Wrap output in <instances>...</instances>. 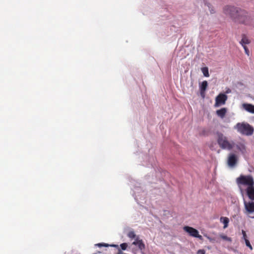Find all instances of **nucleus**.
Returning a JSON list of instances; mask_svg holds the SVG:
<instances>
[{
  "instance_id": "obj_14",
  "label": "nucleus",
  "mask_w": 254,
  "mask_h": 254,
  "mask_svg": "<svg viewBox=\"0 0 254 254\" xmlns=\"http://www.w3.org/2000/svg\"><path fill=\"white\" fill-rule=\"evenodd\" d=\"M242 40L240 42V44L243 46H246V45L249 44L251 43L250 40L248 37L245 34L242 35Z\"/></svg>"
},
{
  "instance_id": "obj_23",
  "label": "nucleus",
  "mask_w": 254,
  "mask_h": 254,
  "mask_svg": "<svg viewBox=\"0 0 254 254\" xmlns=\"http://www.w3.org/2000/svg\"><path fill=\"white\" fill-rule=\"evenodd\" d=\"M242 233L243 234V238L245 240L246 239H247L246 233L244 230H242Z\"/></svg>"
},
{
  "instance_id": "obj_20",
  "label": "nucleus",
  "mask_w": 254,
  "mask_h": 254,
  "mask_svg": "<svg viewBox=\"0 0 254 254\" xmlns=\"http://www.w3.org/2000/svg\"><path fill=\"white\" fill-rule=\"evenodd\" d=\"M206 5L209 8L210 13H214L215 12V10L213 7L211 6V5L210 3H207Z\"/></svg>"
},
{
  "instance_id": "obj_11",
  "label": "nucleus",
  "mask_w": 254,
  "mask_h": 254,
  "mask_svg": "<svg viewBox=\"0 0 254 254\" xmlns=\"http://www.w3.org/2000/svg\"><path fill=\"white\" fill-rule=\"evenodd\" d=\"M243 108L247 112L254 114V105L249 103H244L242 105Z\"/></svg>"
},
{
  "instance_id": "obj_17",
  "label": "nucleus",
  "mask_w": 254,
  "mask_h": 254,
  "mask_svg": "<svg viewBox=\"0 0 254 254\" xmlns=\"http://www.w3.org/2000/svg\"><path fill=\"white\" fill-rule=\"evenodd\" d=\"M201 71L205 77H208L209 76L208 68L207 67H204L201 68Z\"/></svg>"
},
{
  "instance_id": "obj_8",
  "label": "nucleus",
  "mask_w": 254,
  "mask_h": 254,
  "mask_svg": "<svg viewBox=\"0 0 254 254\" xmlns=\"http://www.w3.org/2000/svg\"><path fill=\"white\" fill-rule=\"evenodd\" d=\"M208 86V83L207 81L205 80L202 82L201 85H200V93L202 97L204 98L205 96V92L206 89Z\"/></svg>"
},
{
  "instance_id": "obj_22",
  "label": "nucleus",
  "mask_w": 254,
  "mask_h": 254,
  "mask_svg": "<svg viewBox=\"0 0 254 254\" xmlns=\"http://www.w3.org/2000/svg\"><path fill=\"white\" fill-rule=\"evenodd\" d=\"M245 53L249 56L250 55V51L247 46H244L243 47Z\"/></svg>"
},
{
  "instance_id": "obj_12",
  "label": "nucleus",
  "mask_w": 254,
  "mask_h": 254,
  "mask_svg": "<svg viewBox=\"0 0 254 254\" xmlns=\"http://www.w3.org/2000/svg\"><path fill=\"white\" fill-rule=\"evenodd\" d=\"M227 111L228 110L226 108H222L219 110H217L216 111V114L218 117L221 119H223L227 113Z\"/></svg>"
},
{
  "instance_id": "obj_15",
  "label": "nucleus",
  "mask_w": 254,
  "mask_h": 254,
  "mask_svg": "<svg viewBox=\"0 0 254 254\" xmlns=\"http://www.w3.org/2000/svg\"><path fill=\"white\" fill-rule=\"evenodd\" d=\"M220 222L224 224L223 228H226L228 226L229 219L226 217H221L220 219Z\"/></svg>"
},
{
  "instance_id": "obj_3",
  "label": "nucleus",
  "mask_w": 254,
  "mask_h": 254,
  "mask_svg": "<svg viewBox=\"0 0 254 254\" xmlns=\"http://www.w3.org/2000/svg\"><path fill=\"white\" fill-rule=\"evenodd\" d=\"M235 128L243 135L251 136L253 134L254 128L247 123H239L235 126Z\"/></svg>"
},
{
  "instance_id": "obj_7",
  "label": "nucleus",
  "mask_w": 254,
  "mask_h": 254,
  "mask_svg": "<svg viewBox=\"0 0 254 254\" xmlns=\"http://www.w3.org/2000/svg\"><path fill=\"white\" fill-rule=\"evenodd\" d=\"M238 161V159L235 154H230L228 157L227 163L228 165L231 167L236 165Z\"/></svg>"
},
{
  "instance_id": "obj_4",
  "label": "nucleus",
  "mask_w": 254,
  "mask_h": 254,
  "mask_svg": "<svg viewBox=\"0 0 254 254\" xmlns=\"http://www.w3.org/2000/svg\"><path fill=\"white\" fill-rule=\"evenodd\" d=\"M217 142L220 147L224 149L231 150L234 145L233 142L229 141L227 137L222 133L218 134Z\"/></svg>"
},
{
  "instance_id": "obj_1",
  "label": "nucleus",
  "mask_w": 254,
  "mask_h": 254,
  "mask_svg": "<svg viewBox=\"0 0 254 254\" xmlns=\"http://www.w3.org/2000/svg\"><path fill=\"white\" fill-rule=\"evenodd\" d=\"M236 183L243 197L244 213L250 216L254 213V179L251 175H241Z\"/></svg>"
},
{
  "instance_id": "obj_10",
  "label": "nucleus",
  "mask_w": 254,
  "mask_h": 254,
  "mask_svg": "<svg viewBox=\"0 0 254 254\" xmlns=\"http://www.w3.org/2000/svg\"><path fill=\"white\" fill-rule=\"evenodd\" d=\"M132 245L137 246L140 250H143L145 249V245L144 244L142 240L139 238H136V239L132 243Z\"/></svg>"
},
{
  "instance_id": "obj_18",
  "label": "nucleus",
  "mask_w": 254,
  "mask_h": 254,
  "mask_svg": "<svg viewBox=\"0 0 254 254\" xmlns=\"http://www.w3.org/2000/svg\"><path fill=\"white\" fill-rule=\"evenodd\" d=\"M219 237L225 241L229 242L231 241V239L230 238L227 237L226 235H225L224 234H220L219 235Z\"/></svg>"
},
{
  "instance_id": "obj_25",
  "label": "nucleus",
  "mask_w": 254,
  "mask_h": 254,
  "mask_svg": "<svg viewBox=\"0 0 254 254\" xmlns=\"http://www.w3.org/2000/svg\"><path fill=\"white\" fill-rule=\"evenodd\" d=\"M251 218H254V216H251Z\"/></svg>"
},
{
  "instance_id": "obj_19",
  "label": "nucleus",
  "mask_w": 254,
  "mask_h": 254,
  "mask_svg": "<svg viewBox=\"0 0 254 254\" xmlns=\"http://www.w3.org/2000/svg\"><path fill=\"white\" fill-rule=\"evenodd\" d=\"M128 247V245L126 243H123L120 245V247L121 248V250H126Z\"/></svg>"
},
{
  "instance_id": "obj_21",
  "label": "nucleus",
  "mask_w": 254,
  "mask_h": 254,
  "mask_svg": "<svg viewBox=\"0 0 254 254\" xmlns=\"http://www.w3.org/2000/svg\"><path fill=\"white\" fill-rule=\"evenodd\" d=\"M245 243H246V245L247 247H248L249 248H250L251 249H252V247L250 244V241H249V240L248 239H246V240H245Z\"/></svg>"
},
{
  "instance_id": "obj_5",
  "label": "nucleus",
  "mask_w": 254,
  "mask_h": 254,
  "mask_svg": "<svg viewBox=\"0 0 254 254\" xmlns=\"http://www.w3.org/2000/svg\"><path fill=\"white\" fill-rule=\"evenodd\" d=\"M228 96L224 93H220L215 98V107H218L226 104Z\"/></svg>"
},
{
  "instance_id": "obj_6",
  "label": "nucleus",
  "mask_w": 254,
  "mask_h": 254,
  "mask_svg": "<svg viewBox=\"0 0 254 254\" xmlns=\"http://www.w3.org/2000/svg\"><path fill=\"white\" fill-rule=\"evenodd\" d=\"M183 229L185 232L189 233L190 236L202 240V236L199 234V232L196 229L188 226L184 227Z\"/></svg>"
},
{
  "instance_id": "obj_24",
  "label": "nucleus",
  "mask_w": 254,
  "mask_h": 254,
  "mask_svg": "<svg viewBox=\"0 0 254 254\" xmlns=\"http://www.w3.org/2000/svg\"><path fill=\"white\" fill-rule=\"evenodd\" d=\"M204 253H205V252L204 250H200L198 251L197 254H204Z\"/></svg>"
},
{
  "instance_id": "obj_2",
  "label": "nucleus",
  "mask_w": 254,
  "mask_h": 254,
  "mask_svg": "<svg viewBox=\"0 0 254 254\" xmlns=\"http://www.w3.org/2000/svg\"><path fill=\"white\" fill-rule=\"evenodd\" d=\"M223 12L229 15L232 21L237 24L249 27L254 26V18L248 11L235 6L227 5L223 7Z\"/></svg>"
},
{
  "instance_id": "obj_16",
  "label": "nucleus",
  "mask_w": 254,
  "mask_h": 254,
  "mask_svg": "<svg viewBox=\"0 0 254 254\" xmlns=\"http://www.w3.org/2000/svg\"><path fill=\"white\" fill-rule=\"evenodd\" d=\"M127 236L131 240H132V239H134L136 240V238H139L138 236H137L135 232L132 231V230H131V231H129L127 233Z\"/></svg>"
},
{
  "instance_id": "obj_13",
  "label": "nucleus",
  "mask_w": 254,
  "mask_h": 254,
  "mask_svg": "<svg viewBox=\"0 0 254 254\" xmlns=\"http://www.w3.org/2000/svg\"><path fill=\"white\" fill-rule=\"evenodd\" d=\"M95 246H97L99 247H108L109 246H111V247H116L118 249V253L117 254H124L122 252V251L119 248V247L118 245H109L108 244H105V243H99V244H96Z\"/></svg>"
},
{
  "instance_id": "obj_9",
  "label": "nucleus",
  "mask_w": 254,
  "mask_h": 254,
  "mask_svg": "<svg viewBox=\"0 0 254 254\" xmlns=\"http://www.w3.org/2000/svg\"><path fill=\"white\" fill-rule=\"evenodd\" d=\"M132 245L137 246L140 250H143L145 249V245L144 244L142 240L139 238H136V239L132 243Z\"/></svg>"
}]
</instances>
